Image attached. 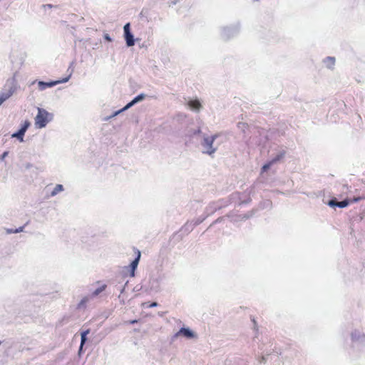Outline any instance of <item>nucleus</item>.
<instances>
[{"label":"nucleus","mask_w":365,"mask_h":365,"mask_svg":"<svg viewBox=\"0 0 365 365\" xmlns=\"http://www.w3.org/2000/svg\"><path fill=\"white\" fill-rule=\"evenodd\" d=\"M217 138V135L216 134L213 135H207L206 134H202L201 145L203 149V153L212 155L217 151V146H216L214 143Z\"/></svg>","instance_id":"nucleus-1"},{"label":"nucleus","mask_w":365,"mask_h":365,"mask_svg":"<svg viewBox=\"0 0 365 365\" xmlns=\"http://www.w3.org/2000/svg\"><path fill=\"white\" fill-rule=\"evenodd\" d=\"M53 118V115L43 108H38V114L35 118V124L39 128L46 127Z\"/></svg>","instance_id":"nucleus-2"},{"label":"nucleus","mask_w":365,"mask_h":365,"mask_svg":"<svg viewBox=\"0 0 365 365\" xmlns=\"http://www.w3.org/2000/svg\"><path fill=\"white\" fill-rule=\"evenodd\" d=\"M364 199H365V193H362L361 195H358L357 197H354L352 199H349V200L346 199L341 202H338L336 200H331L329 202V205H330L331 207H345L351 202H359V201H360L361 200H364Z\"/></svg>","instance_id":"nucleus-3"},{"label":"nucleus","mask_w":365,"mask_h":365,"mask_svg":"<svg viewBox=\"0 0 365 365\" xmlns=\"http://www.w3.org/2000/svg\"><path fill=\"white\" fill-rule=\"evenodd\" d=\"M16 90L15 80L8 81L4 88L0 93V97L6 101L15 93Z\"/></svg>","instance_id":"nucleus-4"},{"label":"nucleus","mask_w":365,"mask_h":365,"mask_svg":"<svg viewBox=\"0 0 365 365\" xmlns=\"http://www.w3.org/2000/svg\"><path fill=\"white\" fill-rule=\"evenodd\" d=\"M70 77H71V75L62 80L50 81V82H44V81H38V88L40 91H44L47 88H51L57 84L66 83L67 81H68Z\"/></svg>","instance_id":"nucleus-5"},{"label":"nucleus","mask_w":365,"mask_h":365,"mask_svg":"<svg viewBox=\"0 0 365 365\" xmlns=\"http://www.w3.org/2000/svg\"><path fill=\"white\" fill-rule=\"evenodd\" d=\"M284 155L285 151H280L272 160L269 161L267 163L264 165V166L262 167V171L266 172L267 170H268L273 164L280 161L284 157Z\"/></svg>","instance_id":"nucleus-6"},{"label":"nucleus","mask_w":365,"mask_h":365,"mask_svg":"<svg viewBox=\"0 0 365 365\" xmlns=\"http://www.w3.org/2000/svg\"><path fill=\"white\" fill-rule=\"evenodd\" d=\"M30 125V123L29 121H25L24 124L22 125V127L16 133H13L11 137L16 138L18 140H19L21 142L24 141V135L27 130L28 128Z\"/></svg>","instance_id":"nucleus-7"},{"label":"nucleus","mask_w":365,"mask_h":365,"mask_svg":"<svg viewBox=\"0 0 365 365\" xmlns=\"http://www.w3.org/2000/svg\"><path fill=\"white\" fill-rule=\"evenodd\" d=\"M237 33L236 27H225L222 31V37L227 40L234 36Z\"/></svg>","instance_id":"nucleus-8"},{"label":"nucleus","mask_w":365,"mask_h":365,"mask_svg":"<svg viewBox=\"0 0 365 365\" xmlns=\"http://www.w3.org/2000/svg\"><path fill=\"white\" fill-rule=\"evenodd\" d=\"M140 256H141L140 252L139 250H138L136 257L135 258L134 260H133V262L130 264V275L132 277L135 276V271L138 267V263H139V261L140 259Z\"/></svg>","instance_id":"nucleus-9"},{"label":"nucleus","mask_w":365,"mask_h":365,"mask_svg":"<svg viewBox=\"0 0 365 365\" xmlns=\"http://www.w3.org/2000/svg\"><path fill=\"white\" fill-rule=\"evenodd\" d=\"M183 335L186 338L190 339L194 337L195 334L188 328H181L179 331L176 334V336Z\"/></svg>","instance_id":"nucleus-10"},{"label":"nucleus","mask_w":365,"mask_h":365,"mask_svg":"<svg viewBox=\"0 0 365 365\" xmlns=\"http://www.w3.org/2000/svg\"><path fill=\"white\" fill-rule=\"evenodd\" d=\"M188 106L194 111L198 112L202 108L201 103L198 100H190L187 103Z\"/></svg>","instance_id":"nucleus-11"},{"label":"nucleus","mask_w":365,"mask_h":365,"mask_svg":"<svg viewBox=\"0 0 365 365\" xmlns=\"http://www.w3.org/2000/svg\"><path fill=\"white\" fill-rule=\"evenodd\" d=\"M124 38L126 42V45L128 47L133 46L135 44L134 36L132 33L124 34Z\"/></svg>","instance_id":"nucleus-12"},{"label":"nucleus","mask_w":365,"mask_h":365,"mask_svg":"<svg viewBox=\"0 0 365 365\" xmlns=\"http://www.w3.org/2000/svg\"><path fill=\"white\" fill-rule=\"evenodd\" d=\"M135 104L133 103V101H131L130 102H129L126 106H125L122 109L119 110H117L115 111L112 115L109 116L107 118V120L108 119H110L115 116H116L117 115H118L119 113L125 111V110H127L128 109H129L130 108H131L132 106H133Z\"/></svg>","instance_id":"nucleus-13"},{"label":"nucleus","mask_w":365,"mask_h":365,"mask_svg":"<svg viewBox=\"0 0 365 365\" xmlns=\"http://www.w3.org/2000/svg\"><path fill=\"white\" fill-rule=\"evenodd\" d=\"M135 104L133 103V101H131L130 102H129L126 106H125L122 109L119 110H117L115 111L112 115L109 116L107 118V120L108 119H110L115 116H116L117 115H118L119 113L125 111V110H127L128 109H129L130 108H131L132 106H133Z\"/></svg>","instance_id":"nucleus-14"},{"label":"nucleus","mask_w":365,"mask_h":365,"mask_svg":"<svg viewBox=\"0 0 365 365\" xmlns=\"http://www.w3.org/2000/svg\"><path fill=\"white\" fill-rule=\"evenodd\" d=\"M89 333V330H86L83 331L81 334V345H80V351L82 349L83 344L87 341V335Z\"/></svg>","instance_id":"nucleus-15"},{"label":"nucleus","mask_w":365,"mask_h":365,"mask_svg":"<svg viewBox=\"0 0 365 365\" xmlns=\"http://www.w3.org/2000/svg\"><path fill=\"white\" fill-rule=\"evenodd\" d=\"M324 63L327 64L328 68H332L335 63V58L334 57H327L324 60Z\"/></svg>","instance_id":"nucleus-16"},{"label":"nucleus","mask_w":365,"mask_h":365,"mask_svg":"<svg viewBox=\"0 0 365 365\" xmlns=\"http://www.w3.org/2000/svg\"><path fill=\"white\" fill-rule=\"evenodd\" d=\"M106 288V285L103 284L101 287L97 288L96 290H94L92 292L91 297H95L98 296L100 293H101L103 291H104Z\"/></svg>","instance_id":"nucleus-17"},{"label":"nucleus","mask_w":365,"mask_h":365,"mask_svg":"<svg viewBox=\"0 0 365 365\" xmlns=\"http://www.w3.org/2000/svg\"><path fill=\"white\" fill-rule=\"evenodd\" d=\"M237 127L240 130H241L244 133H245L246 130H249V125L244 122H240L237 124Z\"/></svg>","instance_id":"nucleus-18"},{"label":"nucleus","mask_w":365,"mask_h":365,"mask_svg":"<svg viewBox=\"0 0 365 365\" xmlns=\"http://www.w3.org/2000/svg\"><path fill=\"white\" fill-rule=\"evenodd\" d=\"M63 190V185H61V184H58V185H56V187H54V189L51 192V196H55L56 195H57L59 192L62 191Z\"/></svg>","instance_id":"nucleus-19"},{"label":"nucleus","mask_w":365,"mask_h":365,"mask_svg":"<svg viewBox=\"0 0 365 365\" xmlns=\"http://www.w3.org/2000/svg\"><path fill=\"white\" fill-rule=\"evenodd\" d=\"M90 300L89 297H84L78 304V308L81 309L86 306V304Z\"/></svg>","instance_id":"nucleus-20"},{"label":"nucleus","mask_w":365,"mask_h":365,"mask_svg":"<svg viewBox=\"0 0 365 365\" xmlns=\"http://www.w3.org/2000/svg\"><path fill=\"white\" fill-rule=\"evenodd\" d=\"M250 216L248 214H244V215H240L237 216L235 219H233V221L238 222L240 220H246L249 219Z\"/></svg>","instance_id":"nucleus-21"},{"label":"nucleus","mask_w":365,"mask_h":365,"mask_svg":"<svg viewBox=\"0 0 365 365\" xmlns=\"http://www.w3.org/2000/svg\"><path fill=\"white\" fill-rule=\"evenodd\" d=\"M24 230V227H20L18 229H16V230H7V233H19V232H22Z\"/></svg>","instance_id":"nucleus-22"},{"label":"nucleus","mask_w":365,"mask_h":365,"mask_svg":"<svg viewBox=\"0 0 365 365\" xmlns=\"http://www.w3.org/2000/svg\"><path fill=\"white\" fill-rule=\"evenodd\" d=\"M123 30H124V34L131 33V31H130V23H127V24L124 26V27H123Z\"/></svg>","instance_id":"nucleus-23"},{"label":"nucleus","mask_w":365,"mask_h":365,"mask_svg":"<svg viewBox=\"0 0 365 365\" xmlns=\"http://www.w3.org/2000/svg\"><path fill=\"white\" fill-rule=\"evenodd\" d=\"M145 96H146L145 94L140 93L138 96H135V98H137L138 102H140V101H143L145 98Z\"/></svg>","instance_id":"nucleus-24"},{"label":"nucleus","mask_w":365,"mask_h":365,"mask_svg":"<svg viewBox=\"0 0 365 365\" xmlns=\"http://www.w3.org/2000/svg\"><path fill=\"white\" fill-rule=\"evenodd\" d=\"M271 354H267L266 356V357L264 356H262L261 359L259 360V362L262 363V362H264V361H267V359H268V357L270 356Z\"/></svg>","instance_id":"nucleus-25"},{"label":"nucleus","mask_w":365,"mask_h":365,"mask_svg":"<svg viewBox=\"0 0 365 365\" xmlns=\"http://www.w3.org/2000/svg\"><path fill=\"white\" fill-rule=\"evenodd\" d=\"M104 38L106 40H107L108 41H112V38H110V36L108 34H106L104 35Z\"/></svg>","instance_id":"nucleus-26"},{"label":"nucleus","mask_w":365,"mask_h":365,"mask_svg":"<svg viewBox=\"0 0 365 365\" xmlns=\"http://www.w3.org/2000/svg\"><path fill=\"white\" fill-rule=\"evenodd\" d=\"M9 154V152L5 151L1 156V160H4Z\"/></svg>","instance_id":"nucleus-27"},{"label":"nucleus","mask_w":365,"mask_h":365,"mask_svg":"<svg viewBox=\"0 0 365 365\" xmlns=\"http://www.w3.org/2000/svg\"><path fill=\"white\" fill-rule=\"evenodd\" d=\"M158 306V303L157 302H153L151 303L150 305H149V307H155Z\"/></svg>","instance_id":"nucleus-28"},{"label":"nucleus","mask_w":365,"mask_h":365,"mask_svg":"<svg viewBox=\"0 0 365 365\" xmlns=\"http://www.w3.org/2000/svg\"><path fill=\"white\" fill-rule=\"evenodd\" d=\"M197 134H201V130L200 128H198L197 130H196L194 132V135H197Z\"/></svg>","instance_id":"nucleus-29"},{"label":"nucleus","mask_w":365,"mask_h":365,"mask_svg":"<svg viewBox=\"0 0 365 365\" xmlns=\"http://www.w3.org/2000/svg\"><path fill=\"white\" fill-rule=\"evenodd\" d=\"M132 101L135 105L139 103L135 97L132 100Z\"/></svg>","instance_id":"nucleus-30"},{"label":"nucleus","mask_w":365,"mask_h":365,"mask_svg":"<svg viewBox=\"0 0 365 365\" xmlns=\"http://www.w3.org/2000/svg\"><path fill=\"white\" fill-rule=\"evenodd\" d=\"M4 102H5V101H3V99L0 97V106H1V104H2L3 103H4Z\"/></svg>","instance_id":"nucleus-31"},{"label":"nucleus","mask_w":365,"mask_h":365,"mask_svg":"<svg viewBox=\"0 0 365 365\" xmlns=\"http://www.w3.org/2000/svg\"><path fill=\"white\" fill-rule=\"evenodd\" d=\"M4 102H5V101H3V99L0 97V106H1V104H2L3 103H4Z\"/></svg>","instance_id":"nucleus-32"},{"label":"nucleus","mask_w":365,"mask_h":365,"mask_svg":"<svg viewBox=\"0 0 365 365\" xmlns=\"http://www.w3.org/2000/svg\"><path fill=\"white\" fill-rule=\"evenodd\" d=\"M4 102H5V101H3V99L0 97V106H1V104H2L3 103H4Z\"/></svg>","instance_id":"nucleus-33"},{"label":"nucleus","mask_w":365,"mask_h":365,"mask_svg":"<svg viewBox=\"0 0 365 365\" xmlns=\"http://www.w3.org/2000/svg\"><path fill=\"white\" fill-rule=\"evenodd\" d=\"M137 322V320H133V321H130V324H135Z\"/></svg>","instance_id":"nucleus-34"},{"label":"nucleus","mask_w":365,"mask_h":365,"mask_svg":"<svg viewBox=\"0 0 365 365\" xmlns=\"http://www.w3.org/2000/svg\"><path fill=\"white\" fill-rule=\"evenodd\" d=\"M255 324H256V322L254 319H252V325L254 327H255Z\"/></svg>","instance_id":"nucleus-35"},{"label":"nucleus","mask_w":365,"mask_h":365,"mask_svg":"<svg viewBox=\"0 0 365 365\" xmlns=\"http://www.w3.org/2000/svg\"><path fill=\"white\" fill-rule=\"evenodd\" d=\"M272 355H273L274 356H275V357H277V358L279 357V356H278V355H277V354H273Z\"/></svg>","instance_id":"nucleus-36"},{"label":"nucleus","mask_w":365,"mask_h":365,"mask_svg":"<svg viewBox=\"0 0 365 365\" xmlns=\"http://www.w3.org/2000/svg\"><path fill=\"white\" fill-rule=\"evenodd\" d=\"M46 6H48V7H50V8H51V7H52V5H51V4H47V5H46Z\"/></svg>","instance_id":"nucleus-37"},{"label":"nucleus","mask_w":365,"mask_h":365,"mask_svg":"<svg viewBox=\"0 0 365 365\" xmlns=\"http://www.w3.org/2000/svg\"><path fill=\"white\" fill-rule=\"evenodd\" d=\"M36 82V81H34L31 84L34 85Z\"/></svg>","instance_id":"nucleus-38"},{"label":"nucleus","mask_w":365,"mask_h":365,"mask_svg":"<svg viewBox=\"0 0 365 365\" xmlns=\"http://www.w3.org/2000/svg\"><path fill=\"white\" fill-rule=\"evenodd\" d=\"M123 291H124V288H123V289H122V290L120 291V292H121V293H123Z\"/></svg>","instance_id":"nucleus-39"}]
</instances>
